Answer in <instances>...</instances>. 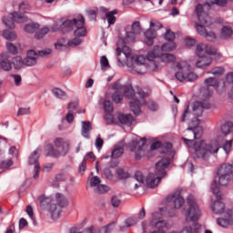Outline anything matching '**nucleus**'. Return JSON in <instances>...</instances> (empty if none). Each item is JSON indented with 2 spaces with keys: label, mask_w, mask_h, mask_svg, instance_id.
Listing matches in <instances>:
<instances>
[{
  "label": "nucleus",
  "mask_w": 233,
  "mask_h": 233,
  "mask_svg": "<svg viewBox=\"0 0 233 233\" xmlns=\"http://www.w3.org/2000/svg\"><path fill=\"white\" fill-rule=\"evenodd\" d=\"M185 145L189 148L192 147L195 150V157L197 159H207L208 154H218L219 147L214 144H207L205 140L195 141L194 139H188L185 137H182Z\"/></svg>",
  "instance_id": "f257e3e1"
},
{
  "label": "nucleus",
  "mask_w": 233,
  "mask_h": 233,
  "mask_svg": "<svg viewBox=\"0 0 233 233\" xmlns=\"http://www.w3.org/2000/svg\"><path fill=\"white\" fill-rule=\"evenodd\" d=\"M170 167V158L163 157L156 163L157 174L148 173L146 178L147 188H156L161 183V179L167 176V168Z\"/></svg>",
  "instance_id": "f03ea898"
},
{
  "label": "nucleus",
  "mask_w": 233,
  "mask_h": 233,
  "mask_svg": "<svg viewBox=\"0 0 233 233\" xmlns=\"http://www.w3.org/2000/svg\"><path fill=\"white\" fill-rule=\"evenodd\" d=\"M77 25H85V16L79 14L76 18L66 19L60 25H55L53 26V32H60V34H69L74 30V26Z\"/></svg>",
  "instance_id": "7ed1b4c3"
},
{
  "label": "nucleus",
  "mask_w": 233,
  "mask_h": 233,
  "mask_svg": "<svg viewBox=\"0 0 233 233\" xmlns=\"http://www.w3.org/2000/svg\"><path fill=\"white\" fill-rule=\"evenodd\" d=\"M38 201L42 210L50 212L52 219H59L61 209L54 204V198L46 197V195L43 194L38 197Z\"/></svg>",
  "instance_id": "20e7f679"
},
{
  "label": "nucleus",
  "mask_w": 233,
  "mask_h": 233,
  "mask_svg": "<svg viewBox=\"0 0 233 233\" xmlns=\"http://www.w3.org/2000/svg\"><path fill=\"white\" fill-rule=\"evenodd\" d=\"M211 192L216 196L217 200L212 204L211 210L213 214H223L225 212V203L221 201L223 197L221 195V187L218 185V180H214L211 184Z\"/></svg>",
  "instance_id": "39448f33"
},
{
  "label": "nucleus",
  "mask_w": 233,
  "mask_h": 233,
  "mask_svg": "<svg viewBox=\"0 0 233 233\" xmlns=\"http://www.w3.org/2000/svg\"><path fill=\"white\" fill-rule=\"evenodd\" d=\"M177 66L179 71L175 73V77L180 83H183L184 81L192 83L193 81H196V79H198V75L194 72H190V69L188 67H181V65H177Z\"/></svg>",
  "instance_id": "423d86ee"
},
{
  "label": "nucleus",
  "mask_w": 233,
  "mask_h": 233,
  "mask_svg": "<svg viewBox=\"0 0 233 233\" xmlns=\"http://www.w3.org/2000/svg\"><path fill=\"white\" fill-rule=\"evenodd\" d=\"M196 55L198 57H210L209 56H216L218 58L221 57V55L218 53V49L203 43L197 46Z\"/></svg>",
  "instance_id": "0eeeda50"
},
{
  "label": "nucleus",
  "mask_w": 233,
  "mask_h": 233,
  "mask_svg": "<svg viewBox=\"0 0 233 233\" xmlns=\"http://www.w3.org/2000/svg\"><path fill=\"white\" fill-rule=\"evenodd\" d=\"M41 148H37L36 150L33 151L28 157V165H35L33 177L34 179H39V172H41V165L39 164V157L41 155Z\"/></svg>",
  "instance_id": "6e6552de"
},
{
  "label": "nucleus",
  "mask_w": 233,
  "mask_h": 233,
  "mask_svg": "<svg viewBox=\"0 0 233 233\" xmlns=\"http://www.w3.org/2000/svg\"><path fill=\"white\" fill-rule=\"evenodd\" d=\"M195 14L201 25L205 26H210V25H212V18H210L208 13L205 12V5H203V4H198L196 5Z\"/></svg>",
  "instance_id": "1a4fd4ad"
},
{
  "label": "nucleus",
  "mask_w": 233,
  "mask_h": 233,
  "mask_svg": "<svg viewBox=\"0 0 233 233\" xmlns=\"http://www.w3.org/2000/svg\"><path fill=\"white\" fill-rule=\"evenodd\" d=\"M166 202L167 203H173L174 204V208L173 209H171L174 212H176L175 208H181V207H183V205L185 204V198H183V197L179 196V194H173V195H168L166 198Z\"/></svg>",
  "instance_id": "9d476101"
},
{
  "label": "nucleus",
  "mask_w": 233,
  "mask_h": 233,
  "mask_svg": "<svg viewBox=\"0 0 233 233\" xmlns=\"http://www.w3.org/2000/svg\"><path fill=\"white\" fill-rule=\"evenodd\" d=\"M0 68H2L4 72H10V70H12V62L8 52L0 54Z\"/></svg>",
  "instance_id": "9b49d317"
},
{
  "label": "nucleus",
  "mask_w": 233,
  "mask_h": 233,
  "mask_svg": "<svg viewBox=\"0 0 233 233\" xmlns=\"http://www.w3.org/2000/svg\"><path fill=\"white\" fill-rule=\"evenodd\" d=\"M54 145L56 148H61V154L64 157L70 152V144L68 141H65L63 137H56L54 141Z\"/></svg>",
  "instance_id": "f8f14e48"
},
{
  "label": "nucleus",
  "mask_w": 233,
  "mask_h": 233,
  "mask_svg": "<svg viewBox=\"0 0 233 233\" xmlns=\"http://www.w3.org/2000/svg\"><path fill=\"white\" fill-rule=\"evenodd\" d=\"M144 43L147 46H154V39L157 37V34L156 30L152 28H148L146 32H144Z\"/></svg>",
  "instance_id": "ddd939ff"
},
{
  "label": "nucleus",
  "mask_w": 233,
  "mask_h": 233,
  "mask_svg": "<svg viewBox=\"0 0 233 233\" xmlns=\"http://www.w3.org/2000/svg\"><path fill=\"white\" fill-rule=\"evenodd\" d=\"M161 216H167V218H174L176 217V212L172 210H168V208H159V212H154L152 213V218L151 219H161Z\"/></svg>",
  "instance_id": "4468645a"
},
{
  "label": "nucleus",
  "mask_w": 233,
  "mask_h": 233,
  "mask_svg": "<svg viewBox=\"0 0 233 233\" xmlns=\"http://www.w3.org/2000/svg\"><path fill=\"white\" fill-rule=\"evenodd\" d=\"M140 141H143V143L142 145L138 146L137 151L135 152L136 161H139L140 159H143L145 156H147V149H145V147H147V137H144L140 138Z\"/></svg>",
  "instance_id": "2eb2a0df"
},
{
  "label": "nucleus",
  "mask_w": 233,
  "mask_h": 233,
  "mask_svg": "<svg viewBox=\"0 0 233 233\" xmlns=\"http://www.w3.org/2000/svg\"><path fill=\"white\" fill-rule=\"evenodd\" d=\"M101 12H105L106 13V19H107V23L109 26H112V25H116V15L117 14V9H114L112 11L108 12V9H106V7L102 6L100 7Z\"/></svg>",
  "instance_id": "dca6fc26"
},
{
  "label": "nucleus",
  "mask_w": 233,
  "mask_h": 233,
  "mask_svg": "<svg viewBox=\"0 0 233 233\" xmlns=\"http://www.w3.org/2000/svg\"><path fill=\"white\" fill-rule=\"evenodd\" d=\"M117 120L120 125H126V127H131L132 123L136 121V119H134V116H132V114L125 115L123 113H119L117 115Z\"/></svg>",
  "instance_id": "f3484780"
},
{
  "label": "nucleus",
  "mask_w": 233,
  "mask_h": 233,
  "mask_svg": "<svg viewBox=\"0 0 233 233\" xmlns=\"http://www.w3.org/2000/svg\"><path fill=\"white\" fill-rule=\"evenodd\" d=\"M136 33L134 31H127L126 32V36L120 37L117 42V46L119 45H128L129 43H134L136 41Z\"/></svg>",
  "instance_id": "a211bd4d"
},
{
  "label": "nucleus",
  "mask_w": 233,
  "mask_h": 233,
  "mask_svg": "<svg viewBox=\"0 0 233 233\" xmlns=\"http://www.w3.org/2000/svg\"><path fill=\"white\" fill-rule=\"evenodd\" d=\"M56 204L53 203V205H56L57 208H60V214H61V212H63V208H65V207H68V200L66 199V197H65V195L61 193L56 194Z\"/></svg>",
  "instance_id": "6ab92c4d"
},
{
  "label": "nucleus",
  "mask_w": 233,
  "mask_h": 233,
  "mask_svg": "<svg viewBox=\"0 0 233 233\" xmlns=\"http://www.w3.org/2000/svg\"><path fill=\"white\" fill-rule=\"evenodd\" d=\"M35 56V51L29 50L27 51V56L24 58V66H34L37 64V57Z\"/></svg>",
  "instance_id": "aec40b11"
},
{
  "label": "nucleus",
  "mask_w": 233,
  "mask_h": 233,
  "mask_svg": "<svg viewBox=\"0 0 233 233\" xmlns=\"http://www.w3.org/2000/svg\"><path fill=\"white\" fill-rule=\"evenodd\" d=\"M46 157H55L57 158L59 156H61V152L54 147V145L52 144H47L46 146Z\"/></svg>",
  "instance_id": "412c9836"
},
{
  "label": "nucleus",
  "mask_w": 233,
  "mask_h": 233,
  "mask_svg": "<svg viewBox=\"0 0 233 233\" xmlns=\"http://www.w3.org/2000/svg\"><path fill=\"white\" fill-rule=\"evenodd\" d=\"M129 106L134 116H141V100H139V98L131 101Z\"/></svg>",
  "instance_id": "4be33fe9"
},
{
  "label": "nucleus",
  "mask_w": 233,
  "mask_h": 233,
  "mask_svg": "<svg viewBox=\"0 0 233 233\" xmlns=\"http://www.w3.org/2000/svg\"><path fill=\"white\" fill-rule=\"evenodd\" d=\"M101 184V178H99V177L95 176L93 177H91L90 180V187H97V190L99 192H106V188H108V186L106 185H100Z\"/></svg>",
  "instance_id": "5701e85b"
},
{
  "label": "nucleus",
  "mask_w": 233,
  "mask_h": 233,
  "mask_svg": "<svg viewBox=\"0 0 233 233\" xmlns=\"http://www.w3.org/2000/svg\"><path fill=\"white\" fill-rule=\"evenodd\" d=\"M157 57H161V46H155L151 51H149L147 55V61L153 62Z\"/></svg>",
  "instance_id": "b1692460"
},
{
  "label": "nucleus",
  "mask_w": 233,
  "mask_h": 233,
  "mask_svg": "<svg viewBox=\"0 0 233 233\" xmlns=\"http://www.w3.org/2000/svg\"><path fill=\"white\" fill-rule=\"evenodd\" d=\"M124 96L127 99H132L133 101L137 99V96H136V90L131 84L124 85Z\"/></svg>",
  "instance_id": "393cba45"
},
{
  "label": "nucleus",
  "mask_w": 233,
  "mask_h": 233,
  "mask_svg": "<svg viewBox=\"0 0 233 233\" xmlns=\"http://www.w3.org/2000/svg\"><path fill=\"white\" fill-rule=\"evenodd\" d=\"M199 59L196 62L197 68H206L212 65V57L210 56H198Z\"/></svg>",
  "instance_id": "a878e982"
},
{
  "label": "nucleus",
  "mask_w": 233,
  "mask_h": 233,
  "mask_svg": "<svg viewBox=\"0 0 233 233\" xmlns=\"http://www.w3.org/2000/svg\"><path fill=\"white\" fill-rule=\"evenodd\" d=\"M90 130H92V122L82 121L81 135L83 137H86V139H90Z\"/></svg>",
  "instance_id": "bb28decb"
},
{
  "label": "nucleus",
  "mask_w": 233,
  "mask_h": 233,
  "mask_svg": "<svg viewBox=\"0 0 233 233\" xmlns=\"http://www.w3.org/2000/svg\"><path fill=\"white\" fill-rule=\"evenodd\" d=\"M187 130L192 132L194 139H201L203 137V127L201 126L189 127Z\"/></svg>",
  "instance_id": "cd10ccee"
},
{
  "label": "nucleus",
  "mask_w": 233,
  "mask_h": 233,
  "mask_svg": "<svg viewBox=\"0 0 233 233\" xmlns=\"http://www.w3.org/2000/svg\"><path fill=\"white\" fill-rule=\"evenodd\" d=\"M114 228H116V221H112L106 226L98 228L95 230V233H112Z\"/></svg>",
  "instance_id": "c85d7f7f"
},
{
  "label": "nucleus",
  "mask_w": 233,
  "mask_h": 233,
  "mask_svg": "<svg viewBox=\"0 0 233 233\" xmlns=\"http://www.w3.org/2000/svg\"><path fill=\"white\" fill-rule=\"evenodd\" d=\"M116 50L118 54H124L127 59H129V57L132 56V50L130 49V46H127V44L120 43V45L117 46Z\"/></svg>",
  "instance_id": "c756f323"
},
{
  "label": "nucleus",
  "mask_w": 233,
  "mask_h": 233,
  "mask_svg": "<svg viewBox=\"0 0 233 233\" xmlns=\"http://www.w3.org/2000/svg\"><path fill=\"white\" fill-rule=\"evenodd\" d=\"M15 70H21L25 66V60L20 56H15L12 61Z\"/></svg>",
  "instance_id": "7c9ffc66"
},
{
  "label": "nucleus",
  "mask_w": 233,
  "mask_h": 233,
  "mask_svg": "<svg viewBox=\"0 0 233 233\" xmlns=\"http://www.w3.org/2000/svg\"><path fill=\"white\" fill-rule=\"evenodd\" d=\"M221 133L223 136H228L233 132V123L230 121L225 122L220 127Z\"/></svg>",
  "instance_id": "2f4dec72"
},
{
  "label": "nucleus",
  "mask_w": 233,
  "mask_h": 233,
  "mask_svg": "<svg viewBox=\"0 0 233 233\" xmlns=\"http://www.w3.org/2000/svg\"><path fill=\"white\" fill-rule=\"evenodd\" d=\"M217 223L222 228H228L230 225H233L232 216H229L228 218H218Z\"/></svg>",
  "instance_id": "473e14b6"
},
{
  "label": "nucleus",
  "mask_w": 233,
  "mask_h": 233,
  "mask_svg": "<svg viewBox=\"0 0 233 233\" xmlns=\"http://www.w3.org/2000/svg\"><path fill=\"white\" fill-rule=\"evenodd\" d=\"M39 26H40L39 23L33 22L30 24H26L24 27V30L27 34H34L35 33L36 30H39Z\"/></svg>",
  "instance_id": "72a5a7b5"
},
{
  "label": "nucleus",
  "mask_w": 233,
  "mask_h": 233,
  "mask_svg": "<svg viewBox=\"0 0 233 233\" xmlns=\"http://www.w3.org/2000/svg\"><path fill=\"white\" fill-rule=\"evenodd\" d=\"M150 225L151 227H155L156 228H157V230H163V228L167 227V222L163 219L154 218L150 220Z\"/></svg>",
  "instance_id": "f704fd0d"
},
{
  "label": "nucleus",
  "mask_w": 233,
  "mask_h": 233,
  "mask_svg": "<svg viewBox=\"0 0 233 233\" xmlns=\"http://www.w3.org/2000/svg\"><path fill=\"white\" fill-rule=\"evenodd\" d=\"M86 27H85L83 25H76V29L74 31L75 37H86Z\"/></svg>",
  "instance_id": "c9c22d12"
},
{
  "label": "nucleus",
  "mask_w": 233,
  "mask_h": 233,
  "mask_svg": "<svg viewBox=\"0 0 233 233\" xmlns=\"http://www.w3.org/2000/svg\"><path fill=\"white\" fill-rule=\"evenodd\" d=\"M2 35L4 39H6L7 41H15L17 39V35L15 32L10 31L8 29L4 30Z\"/></svg>",
  "instance_id": "e433bc0d"
},
{
  "label": "nucleus",
  "mask_w": 233,
  "mask_h": 233,
  "mask_svg": "<svg viewBox=\"0 0 233 233\" xmlns=\"http://www.w3.org/2000/svg\"><path fill=\"white\" fill-rule=\"evenodd\" d=\"M196 106H198L200 109L202 108V110H210V108H212V105H210V102H208L207 100L196 101L195 102V110H196Z\"/></svg>",
  "instance_id": "4c0bfd02"
},
{
  "label": "nucleus",
  "mask_w": 233,
  "mask_h": 233,
  "mask_svg": "<svg viewBox=\"0 0 233 233\" xmlns=\"http://www.w3.org/2000/svg\"><path fill=\"white\" fill-rule=\"evenodd\" d=\"M125 154V149L123 147H116L112 152H111V158L112 159H118V157H121Z\"/></svg>",
  "instance_id": "58836bf2"
},
{
  "label": "nucleus",
  "mask_w": 233,
  "mask_h": 233,
  "mask_svg": "<svg viewBox=\"0 0 233 233\" xmlns=\"http://www.w3.org/2000/svg\"><path fill=\"white\" fill-rule=\"evenodd\" d=\"M144 105H147L150 112H157V110H159V104L154 100H150L148 102L144 101Z\"/></svg>",
  "instance_id": "ea45409f"
},
{
  "label": "nucleus",
  "mask_w": 233,
  "mask_h": 233,
  "mask_svg": "<svg viewBox=\"0 0 233 233\" xmlns=\"http://www.w3.org/2000/svg\"><path fill=\"white\" fill-rule=\"evenodd\" d=\"M176 48V44L174 42L165 43L160 46V52H174Z\"/></svg>",
  "instance_id": "a19ab883"
},
{
  "label": "nucleus",
  "mask_w": 233,
  "mask_h": 233,
  "mask_svg": "<svg viewBox=\"0 0 233 233\" xmlns=\"http://www.w3.org/2000/svg\"><path fill=\"white\" fill-rule=\"evenodd\" d=\"M49 32H50V29L48 27L46 26L42 27L35 32V39H43V37H45L46 34H48Z\"/></svg>",
  "instance_id": "79ce46f5"
},
{
  "label": "nucleus",
  "mask_w": 233,
  "mask_h": 233,
  "mask_svg": "<svg viewBox=\"0 0 233 233\" xmlns=\"http://www.w3.org/2000/svg\"><path fill=\"white\" fill-rule=\"evenodd\" d=\"M116 173L120 180L130 178V173H128V171H125L123 168H116Z\"/></svg>",
  "instance_id": "37998d69"
},
{
  "label": "nucleus",
  "mask_w": 233,
  "mask_h": 233,
  "mask_svg": "<svg viewBox=\"0 0 233 233\" xmlns=\"http://www.w3.org/2000/svg\"><path fill=\"white\" fill-rule=\"evenodd\" d=\"M3 23L7 26V28H10V30H14L15 28V22H14V17L12 16H5L3 18Z\"/></svg>",
  "instance_id": "c03bdc74"
},
{
  "label": "nucleus",
  "mask_w": 233,
  "mask_h": 233,
  "mask_svg": "<svg viewBox=\"0 0 233 233\" xmlns=\"http://www.w3.org/2000/svg\"><path fill=\"white\" fill-rule=\"evenodd\" d=\"M160 57L163 61H167V63H174L176 61V56L170 53L163 54V52H161Z\"/></svg>",
  "instance_id": "a18cd8bd"
},
{
  "label": "nucleus",
  "mask_w": 233,
  "mask_h": 233,
  "mask_svg": "<svg viewBox=\"0 0 233 233\" xmlns=\"http://www.w3.org/2000/svg\"><path fill=\"white\" fill-rule=\"evenodd\" d=\"M205 84L208 87L214 86L215 88H218L219 86V81L216 77H208L205 79Z\"/></svg>",
  "instance_id": "49530a36"
},
{
  "label": "nucleus",
  "mask_w": 233,
  "mask_h": 233,
  "mask_svg": "<svg viewBox=\"0 0 233 233\" xmlns=\"http://www.w3.org/2000/svg\"><path fill=\"white\" fill-rule=\"evenodd\" d=\"M6 48H7V53L12 54L13 56H17V54H19L17 46L14 45L12 42H8L6 44Z\"/></svg>",
  "instance_id": "de8ad7c7"
},
{
  "label": "nucleus",
  "mask_w": 233,
  "mask_h": 233,
  "mask_svg": "<svg viewBox=\"0 0 233 233\" xmlns=\"http://www.w3.org/2000/svg\"><path fill=\"white\" fill-rule=\"evenodd\" d=\"M131 30L132 32L136 33L137 35H139L141 32H143V28H141V23L139 21H135L131 25Z\"/></svg>",
  "instance_id": "09e8293b"
},
{
  "label": "nucleus",
  "mask_w": 233,
  "mask_h": 233,
  "mask_svg": "<svg viewBox=\"0 0 233 233\" xmlns=\"http://www.w3.org/2000/svg\"><path fill=\"white\" fill-rule=\"evenodd\" d=\"M52 93H53L54 96L57 97L58 99H63V97H66V93L59 87L53 88Z\"/></svg>",
  "instance_id": "8fccbe9b"
},
{
  "label": "nucleus",
  "mask_w": 233,
  "mask_h": 233,
  "mask_svg": "<svg viewBox=\"0 0 233 233\" xmlns=\"http://www.w3.org/2000/svg\"><path fill=\"white\" fill-rule=\"evenodd\" d=\"M104 111L106 114H112L114 112V104H112V101H104Z\"/></svg>",
  "instance_id": "3c124183"
},
{
  "label": "nucleus",
  "mask_w": 233,
  "mask_h": 233,
  "mask_svg": "<svg viewBox=\"0 0 233 233\" xmlns=\"http://www.w3.org/2000/svg\"><path fill=\"white\" fill-rule=\"evenodd\" d=\"M103 176L107 179V181H114V173L110 167H105L103 169Z\"/></svg>",
  "instance_id": "603ef678"
},
{
  "label": "nucleus",
  "mask_w": 233,
  "mask_h": 233,
  "mask_svg": "<svg viewBox=\"0 0 233 233\" xmlns=\"http://www.w3.org/2000/svg\"><path fill=\"white\" fill-rule=\"evenodd\" d=\"M112 101L116 103V105H119L121 101H123V94L120 91H115L112 95Z\"/></svg>",
  "instance_id": "864d4df0"
},
{
  "label": "nucleus",
  "mask_w": 233,
  "mask_h": 233,
  "mask_svg": "<svg viewBox=\"0 0 233 233\" xmlns=\"http://www.w3.org/2000/svg\"><path fill=\"white\" fill-rule=\"evenodd\" d=\"M205 26H207V25H205L201 23L200 24H198V23L195 24V28H196L198 34L199 35H202L203 37L205 36V34H207V28H205Z\"/></svg>",
  "instance_id": "5fc2aeb1"
},
{
  "label": "nucleus",
  "mask_w": 233,
  "mask_h": 233,
  "mask_svg": "<svg viewBox=\"0 0 233 233\" xmlns=\"http://www.w3.org/2000/svg\"><path fill=\"white\" fill-rule=\"evenodd\" d=\"M233 34L232 27L224 25L221 29V35L223 37H231Z\"/></svg>",
  "instance_id": "6e6d98bb"
},
{
  "label": "nucleus",
  "mask_w": 233,
  "mask_h": 233,
  "mask_svg": "<svg viewBox=\"0 0 233 233\" xmlns=\"http://www.w3.org/2000/svg\"><path fill=\"white\" fill-rule=\"evenodd\" d=\"M164 38L167 42H174V39H176V34L174 32H172V30L167 29V31L164 35Z\"/></svg>",
  "instance_id": "4d7b16f0"
},
{
  "label": "nucleus",
  "mask_w": 233,
  "mask_h": 233,
  "mask_svg": "<svg viewBox=\"0 0 233 233\" xmlns=\"http://www.w3.org/2000/svg\"><path fill=\"white\" fill-rule=\"evenodd\" d=\"M173 147L174 146L170 142H166L164 144L162 143V146L160 147L162 149L161 153L167 154V153L170 152L172 150Z\"/></svg>",
  "instance_id": "13d9d810"
},
{
  "label": "nucleus",
  "mask_w": 233,
  "mask_h": 233,
  "mask_svg": "<svg viewBox=\"0 0 233 233\" xmlns=\"http://www.w3.org/2000/svg\"><path fill=\"white\" fill-rule=\"evenodd\" d=\"M204 37L205 39H207V41H209L211 43H214V41H216L217 39L216 33H214V31H206Z\"/></svg>",
  "instance_id": "bf43d9fd"
},
{
  "label": "nucleus",
  "mask_w": 233,
  "mask_h": 233,
  "mask_svg": "<svg viewBox=\"0 0 233 233\" xmlns=\"http://www.w3.org/2000/svg\"><path fill=\"white\" fill-rule=\"evenodd\" d=\"M137 145H139V140L137 138H133L128 144L127 147L131 152H136L137 148Z\"/></svg>",
  "instance_id": "052dcab7"
},
{
  "label": "nucleus",
  "mask_w": 233,
  "mask_h": 233,
  "mask_svg": "<svg viewBox=\"0 0 233 233\" xmlns=\"http://www.w3.org/2000/svg\"><path fill=\"white\" fill-rule=\"evenodd\" d=\"M83 43V39L79 38V36H76L75 38H72L71 40H68L67 45L69 46H79Z\"/></svg>",
  "instance_id": "680f3d73"
},
{
  "label": "nucleus",
  "mask_w": 233,
  "mask_h": 233,
  "mask_svg": "<svg viewBox=\"0 0 233 233\" xmlns=\"http://www.w3.org/2000/svg\"><path fill=\"white\" fill-rule=\"evenodd\" d=\"M226 79H227L228 83L232 84V90L228 93V97H229V99L233 100V72L228 73Z\"/></svg>",
  "instance_id": "e2e57ef3"
},
{
  "label": "nucleus",
  "mask_w": 233,
  "mask_h": 233,
  "mask_svg": "<svg viewBox=\"0 0 233 233\" xmlns=\"http://www.w3.org/2000/svg\"><path fill=\"white\" fill-rule=\"evenodd\" d=\"M233 140H227L221 147L226 154H230V149L232 148Z\"/></svg>",
  "instance_id": "0e129e2a"
},
{
  "label": "nucleus",
  "mask_w": 233,
  "mask_h": 233,
  "mask_svg": "<svg viewBox=\"0 0 233 233\" xmlns=\"http://www.w3.org/2000/svg\"><path fill=\"white\" fill-rule=\"evenodd\" d=\"M100 65H101L102 70L103 68H110V62L108 61V58L106 57V56H101Z\"/></svg>",
  "instance_id": "69168bd1"
},
{
  "label": "nucleus",
  "mask_w": 233,
  "mask_h": 233,
  "mask_svg": "<svg viewBox=\"0 0 233 233\" xmlns=\"http://www.w3.org/2000/svg\"><path fill=\"white\" fill-rule=\"evenodd\" d=\"M208 74H212L213 76H223L225 74V68L218 66L213 68Z\"/></svg>",
  "instance_id": "338daca9"
},
{
  "label": "nucleus",
  "mask_w": 233,
  "mask_h": 233,
  "mask_svg": "<svg viewBox=\"0 0 233 233\" xmlns=\"http://www.w3.org/2000/svg\"><path fill=\"white\" fill-rule=\"evenodd\" d=\"M14 165L12 159H7L0 162V168H10Z\"/></svg>",
  "instance_id": "774afa93"
}]
</instances>
